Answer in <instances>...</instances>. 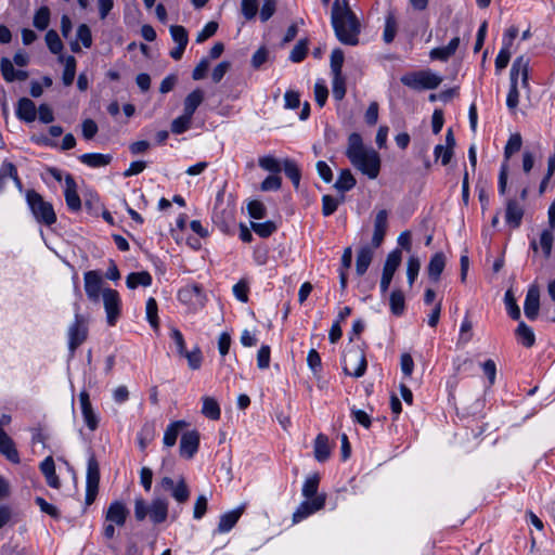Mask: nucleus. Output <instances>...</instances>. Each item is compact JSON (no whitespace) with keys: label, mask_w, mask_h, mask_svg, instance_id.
I'll list each match as a JSON object with an SVG mask.
<instances>
[{"label":"nucleus","mask_w":555,"mask_h":555,"mask_svg":"<svg viewBox=\"0 0 555 555\" xmlns=\"http://www.w3.org/2000/svg\"><path fill=\"white\" fill-rule=\"evenodd\" d=\"M79 401L85 424L91 431L95 430L99 425V417L92 408L89 393L86 390L79 393Z\"/></svg>","instance_id":"nucleus-17"},{"label":"nucleus","mask_w":555,"mask_h":555,"mask_svg":"<svg viewBox=\"0 0 555 555\" xmlns=\"http://www.w3.org/2000/svg\"><path fill=\"white\" fill-rule=\"evenodd\" d=\"M524 209L516 199H508L506 203L505 220L513 229H517L522 220Z\"/></svg>","instance_id":"nucleus-23"},{"label":"nucleus","mask_w":555,"mask_h":555,"mask_svg":"<svg viewBox=\"0 0 555 555\" xmlns=\"http://www.w3.org/2000/svg\"><path fill=\"white\" fill-rule=\"evenodd\" d=\"M193 118L186 114L175 118L171 122V132L175 134H182L191 128Z\"/></svg>","instance_id":"nucleus-43"},{"label":"nucleus","mask_w":555,"mask_h":555,"mask_svg":"<svg viewBox=\"0 0 555 555\" xmlns=\"http://www.w3.org/2000/svg\"><path fill=\"white\" fill-rule=\"evenodd\" d=\"M79 308H76L75 320L68 327V349L70 356L75 354L76 349L82 345L88 337V321L78 312Z\"/></svg>","instance_id":"nucleus-6"},{"label":"nucleus","mask_w":555,"mask_h":555,"mask_svg":"<svg viewBox=\"0 0 555 555\" xmlns=\"http://www.w3.org/2000/svg\"><path fill=\"white\" fill-rule=\"evenodd\" d=\"M202 413L212 421L219 420L221 415L218 402L211 397L203 398Z\"/></svg>","instance_id":"nucleus-38"},{"label":"nucleus","mask_w":555,"mask_h":555,"mask_svg":"<svg viewBox=\"0 0 555 555\" xmlns=\"http://www.w3.org/2000/svg\"><path fill=\"white\" fill-rule=\"evenodd\" d=\"M199 434L197 430H190L181 436L180 455L184 459H192L198 450Z\"/></svg>","instance_id":"nucleus-16"},{"label":"nucleus","mask_w":555,"mask_h":555,"mask_svg":"<svg viewBox=\"0 0 555 555\" xmlns=\"http://www.w3.org/2000/svg\"><path fill=\"white\" fill-rule=\"evenodd\" d=\"M50 23V9L46 5L39 8L34 16L33 24L39 30H44Z\"/></svg>","instance_id":"nucleus-45"},{"label":"nucleus","mask_w":555,"mask_h":555,"mask_svg":"<svg viewBox=\"0 0 555 555\" xmlns=\"http://www.w3.org/2000/svg\"><path fill=\"white\" fill-rule=\"evenodd\" d=\"M390 310L395 315H401L405 309V299L402 291L395 289L389 298Z\"/></svg>","instance_id":"nucleus-39"},{"label":"nucleus","mask_w":555,"mask_h":555,"mask_svg":"<svg viewBox=\"0 0 555 555\" xmlns=\"http://www.w3.org/2000/svg\"><path fill=\"white\" fill-rule=\"evenodd\" d=\"M27 204L35 219L44 225H52L56 222V215L51 203L46 202L43 197L35 190L26 192Z\"/></svg>","instance_id":"nucleus-3"},{"label":"nucleus","mask_w":555,"mask_h":555,"mask_svg":"<svg viewBox=\"0 0 555 555\" xmlns=\"http://www.w3.org/2000/svg\"><path fill=\"white\" fill-rule=\"evenodd\" d=\"M332 93L335 100L341 101L346 95V78L343 74L332 75Z\"/></svg>","instance_id":"nucleus-44"},{"label":"nucleus","mask_w":555,"mask_h":555,"mask_svg":"<svg viewBox=\"0 0 555 555\" xmlns=\"http://www.w3.org/2000/svg\"><path fill=\"white\" fill-rule=\"evenodd\" d=\"M397 34V22L393 15H388L385 21V29H384V41L386 43H390L393 41Z\"/></svg>","instance_id":"nucleus-57"},{"label":"nucleus","mask_w":555,"mask_h":555,"mask_svg":"<svg viewBox=\"0 0 555 555\" xmlns=\"http://www.w3.org/2000/svg\"><path fill=\"white\" fill-rule=\"evenodd\" d=\"M346 156L352 166L363 175L370 179L377 178L380 170L379 154L374 149L366 147L358 132H352L348 137Z\"/></svg>","instance_id":"nucleus-1"},{"label":"nucleus","mask_w":555,"mask_h":555,"mask_svg":"<svg viewBox=\"0 0 555 555\" xmlns=\"http://www.w3.org/2000/svg\"><path fill=\"white\" fill-rule=\"evenodd\" d=\"M553 241H554L553 231L552 230H543L540 235L539 243L535 240H532L530 242V248L534 253H538L539 246H540L544 258L548 259L552 254Z\"/></svg>","instance_id":"nucleus-25"},{"label":"nucleus","mask_w":555,"mask_h":555,"mask_svg":"<svg viewBox=\"0 0 555 555\" xmlns=\"http://www.w3.org/2000/svg\"><path fill=\"white\" fill-rule=\"evenodd\" d=\"M251 229L261 237H268L275 232L276 225L272 221L253 222Z\"/></svg>","instance_id":"nucleus-58"},{"label":"nucleus","mask_w":555,"mask_h":555,"mask_svg":"<svg viewBox=\"0 0 555 555\" xmlns=\"http://www.w3.org/2000/svg\"><path fill=\"white\" fill-rule=\"evenodd\" d=\"M35 503L39 506V508L42 513L48 514L49 516H51L54 519L60 518L61 514H60V511L57 509V507L48 503L43 498L37 496L35 499Z\"/></svg>","instance_id":"nucleus-63"},{"label":"nucleus","mask_w":555,"mask_h":555,"mask_svg":"<svg viewBox=\"0 0 555 555\" xmlns=\"http://www.w3.org/2000/svg\"><path fill=\"white\" fill-rule=\"evenodd\" d=\"M401 263V251L399 249H396L391 251L385 261L384 268H383V274L380 279V292L382 294H386L389 285L392 281L393 274L397 271L398 267Z\"/></svg>","instance_id":"nucleus-12"},{"label":"nucleus","mask_w":555,"mask_h":555,"mask_svg":"<svg viewBox=\"0 0 555 555\" xmlns=\"http://www.w3.org/2000/svg\"><path fill=\"white\" fill-rule=\"evenodd\" d=\"M367 362L364 351L359 346H350L344 353L345 374L359 378L364 375Z\"/></svg>","instance_id":"nucleus-5"},{"label":"nucleus","mask_w":555,"mask_h":555,"mask_svg":"<svg viewBox=\"0 0 555 555\" xmlns=\"http://www.w3.org/2000/svg\"><path fill=\"white\" fill-rule=\"evenodd\" d=\"M11 420V415L9 414H2L0 416V453H2L12 463H20V455L14 441L3 430V427L9 425Z\"/></svg>","instance_id":"nucleus-10"},{"label":"nucleus","mask_w":555,"mask_h":555,"mask_svg":"<svg viewBox=\"0 0 555 555\" xmlns=\"http://www.w3.org/2000/svg\"><path fill=\"white\" fill-rule=\"evenodd\" d=\"M345 61V55L343 50L334 49L331 54V73L332 75L343 74V65Z\"/></svg>","instance_id":"nucleus-53"},{"label":"nucleus","mask_w":555,"mask_h":555,"mask_svg":"<svg viewBox=\"0 0 555 555\" xmlns=\"http://www.w3.org/2000/svg\"><path fill=\"white\" fill-rule=\"evenodd\" d=\"M129 516V509L121 501H114L105 513V521L122 527Z\"/></svg>","instance_id":"nucleus-14"},{"label":"nucleus","mask_w":555,"mask_h":555,"mask_svg":"<svg viewBox=\"0 0 555 555\" xmlns=\"http://www.w3.org/2000/svg\"><path fill=\"white\" fill-rule=\"evenodd\" d=\"M516 336L518 341L526 348H530L534 345L535 336L531 327L525 322H520L516 328Z\"/></svg>","instance_id":"nucleus-36"},{"label":"nucleus","mask_w":555,"mask_h":555,"mask_svg":"<svg viewBox=\"0 0 555 555\" xmlns=\"http://www.w3.org/2000/svg\"><path fill=\"white\" fill-rule=\"evenodd\" d=\"M57 61L60 63H64V70L62 75L63 83L67 87L73 85L76 75V59L73 55H60Z\"/></svg>","instance_id":"nucleus-30"},{"label":"nucleus","mask_w":555,"mask_h":555,"mask_svg":"<svg viewBox=\"0 0 555 555\" xmlns=\"http://www.w3.org/2000/svg\"><path fill=\"white\" fill-rule=\"evenodd\" d=\"M204 101V92L201 89H195L190 94L186 95L183 102V113L191 116L193 118L194 113L197 107Z\"/></svg>","instance_id":"nucleus-31"},{"label":"nucleus","mask_w":555,"mask_h":555,"mask_svg":"<svg viewBox=\"0 0 555 555\" xmlns=\"http://www.w3.org/2000/svg\"><path fill=\"white\" fill-rule=\"evenodd\" d=\"M326 501V494L320 493L319 495L314 496L312 500H305L300 503V505L297 507V509L293 514V522L297 524L310 515L319 512L322 509L325 505Z\"/></svg>","instance_id":"nucleus-11"},{"label":"nucleus","mask_w":555,"mask_h":555,"mask_svg":"<svg viewBox=\"0 0 555 555\" xmlns=\"http://www.w3.org/2000/svg\"><path fill=\"white\" fill-rule=\"evenodd\" d=\"M241 11L247 21L254 20L258 12V0H242Z\"/></svg>","instance_id":"nucleus-59"},{"label":"nucleus","mask_w":555,"mask_h":555,"mask_svg":"<svg viewBox=\"0 0 555 555\" xmlns=\"http://www.w3.org/2000/svg\"><path fill=\"white\" fill-rule=\"evenodd\" d=\"M504 302L507 310L508 315L513 320L520 319V309L516 302V298L512 292V289H507L504 296Z\"/></svg>","instance_id":"nucleus-47"},{"label":"nucleus","mask_w":555,"mask_h":555,"mask_svg":"<svg viewBox=\"0 0 555 555\" xmlns=\"http://www.w3.org/2000/svg\"><path fill=\"white\" fill-rule=\"evenodd\" d=\"M245 506L242 505L220 516L217 531L219 533L229 532L238 521L244 512Z\"/></svg>","instance_id":"nucleus-24"},{"label":"nucleus","mask_w":555,"mask_h":555,"mask_svg":"<svg viewBox=\"0 0 555 555\" xmlns=\"http://www.w3.org/2000/svg\"><path fill=\"white\" fill-rule=\"evenodd\" d=\"M283 169L287 178L291 179L295 188L299 186L301 172L298 165L293 159H285L283 162Z\"/></svg>","instance_id":"nucleus-41"},{"label":"nucleus","mask_w":555,"mask_h":555,"mask_svg":"<svg viewBox=\"0 0 555 555\" xmlns=\"http://www.w3.org/2000/svg\"><path fill=\"white\" fill-rule=\"evenodd\" d=\"M40 470L46 477L47 483L54 489L61 486L60 478L55 473V464L51 456L46 457L40 464Z\"/></svg>","instance_id":"nucleus-26"},{"label":"nucleus","mask_w":555,"mask_h":555,"mask_svg":"<svg viewBox=\"0 0 555 555\" xmlns=\"http://www.w3.org/2000/svg\"><path fill=\"white\" fill-rule=\"evenodd\" d=\"M10 179L14 181L18 191L23 190V183L18 177L15 165L11 162L4 160L0 167V192L4 189Z\"/></svg>","instance_id":"nucleus-21"},{"label":"nucleus","mask_w":555,"mask_h":555,"mask_svg":"<svg viewBox=\"0 0 555 555\" xmlns=\"http://www.w3.org/2000/svg\"><path fill=\"white\" fill-rule=\"evenodd\" d=\"M308 52V40L301 39L293 48L289 54V60L294 63H299L305 60Z\"/></svg>","instance_id":"nucleus-51"},{"label":"nucleus","mask_w":555,"mask_h":555,"mask_svg":"<svg viewBox=\"0 0 555 555\" xmlns=\"http://www.w3.org/2000/svg\"><path fill=\"white\" fill-rule=\"evenodd\" d=\"M373 259V250L370 246H363L359 249L356 260L357 274L362 276L369 269Z\"/></svg>","instance_id":"nucleus-32"},{"label":"nucleus","mask_w":555,"mask_h":555,"mask_svg":"<svg viewBox=\"0 0 555 555\" xmlns=\"http://www.w3.org/2000/svg\"><path fill=\"white\" fill-rule=\"evenodd\" d=\"M16 116L26 122H31L36 119V105L28 98L18 100L16 107Z\"/></svg>","instance_id":"nucleus-27"},{"label":"nucleus","mask_w":555,"mask_h":555,"mask_svg":"<svg viewBox=\"0 0 555 555\" xmlns=\"http://www.w3.org/2000/svg\"><path fill=\"white\" fill-rule=\"evenodd\" d=\"M77 40L81 41L85 48H90L92 46V35L91 29L87 24H80L77 28Z\"/></svg>","instance_id":"nucleus-64"},{"label":"nucleus","mask_w":555,"mask_h":555,"mask_svg":"<svg viewBox=\"0 0 555 555\" xmlns=\"http://www.w3.org/2000/svg\"><path fill=\"white\" fill-rule=\"evenodd\" d=\"M319 483H320V476L318 474H313V475L307 477V479L305 480L304 486H302V495L308 500H312L314 496L319 495L318 494Z\"/></svg>","instance_id":"nucleus-40"},{"label":"nucleus","mask_w":555,"mask_h":555,"mask_svg":"<svg viewBox=\"0 0 555 555\" xmlns=\"http://www.w3.org/2000/svg\"><path fill=\"white\" fill-rule=\"evenodd\" d=\"M421 269V261L416 256H411L406 263V275L410 286L413 285Z\"/></svg>","instance_id":"nucleus-56"},{"label":"nucleus","mask_w":555,"mask_h":555,"mask_svg":"<svg viewBox=\"0 0 555 555\" xmlns=\"http://www.w3.org/2000/svg\"><path fill=\"white\" fill-rule=\"evenodd\" d=\"M172 498L178 503H185L190 498V490L189 487L183 478H181L173 490L171 491Z\"/></svg>","instance_id":"nucleus-50"},{"label":"nucleus","mask_w":555,"mask_h":555,"mask_svg":"<svg viewBox=\"0 0 555 555\" xmlns=\"http://www.w3.org/2000/svg\"><path fill=\"white\" fill-rule=\"evenodd\" d=\"M78 158L82 164L91 168L105 167L109 165L113 159V157L109 154L100 153H87L80 155Z\"/></svg>","instance_id":"nucleus-29"},{"label":"nucleus","mask_w":555,"mask_h":555,"mask_svg":"<svg viewBox=\"0 0 555 555\" xmlns=\"http://www.w3.org/2000/svg\"><path fill=\"white\" fill-rule=\"evenodd\" d=\"M181 357H184L188 360V364L192 370H198L202 365L203 356L199 347H195L191 351L186 350L181 354Z\"/></svg>","instance_id":"nucleus-55"},{"label":"nucleus","mask_w":555,"mask_h":555,"mask_svg":"<svg viewBox=\"0 0 555 555\" xmlns=\"http://www.w3.org/2000/svg\"><path fill=\"white\" fill-rule=\"evenodd\" d=\"M282 179L278 173L268 176L260 184V190L263 192L278 191L281 189Z\"/></svg>","instance_id":"nucleus-62"},{"label":"nucleus","mask_w":555,"mask_h":555,"mask_svg":"<svg viewBox=\"0 0 555 555\" xmlns=\"http://www.w3.org/2000/svg\"><path fill=\"white\" fill-rule=\"evenodd\" d=\"M344 201H345L344 195H341V197L339 199L333 197L332 195H323V197H322V214H323V216L328 217V216L333 215L337 210L338 205L340 203H343Z\"/></svg>","instance_id":"nucleus-46"},{"label":"nucleus","mask_w":555,"mask_h":555,"mask_svg":"<svg viewBox=\"0 0 555 555\" xmlns=\"http://www.w3.org/2000/svg\"><path fill=\"white\" fill-rule=\"evenodd\" d=\"M169 30H170V35H171L172 40L178 46H184V47L188 46L189 34H188V30L183 26H181V25H171Z\"/></svg>","instance_id":"nucleus-52"},{"label":"nucleus","mask_w":555,"mask_h":555,"mask_svg":"<svg viewBox=\"0 0 555 555\" xmlns=\"http://www.w3.org/2000/svg\"><path fill=\"white\" fill-rule=\"evenodd\" d=\"M447 150L444 151L443 157H442V165L447 166L454 154V147H455V138L453 135L452 129H448L446 133V145Z\"/></svg>","instance_id":"nucleus-54"},{"label":"nucleus","mask_w":555,"mask_h":555,"mask_svg":"<svg viewBox=\"0 0 555 555\" xmlns=\"http://www.w3.org/2000/svg\"><path fill=\"white\" fill-rule=\"evenodd\" d=\"M539 308H540V292L539 288L535 285H532L529 287L525 304H524V311L525 315L529 320H535L539 314Z\"/></svg>","instance_id":"nucleus-19"},{"label":"nucleus","mask_w":555,"mask_h":555,"mask_svg":"<svg viewBox=\"0 0 555 555\" xmlns=\"http://www.w3.org/2000/svg\"><path fill=\"white\" fill-rule=\"evenodd\" d=\"M126 284L131 289L139 285L147 287L152 284V275L147 271L132 272L127 276Z\"/></svg>","instance_id":"nucleus-37"},{"label":"nucleus","mask_w":555,"mask_h":555,"mask_svg":"<svg viewBox=\"0 0 555 555\" xmlns=\"http://www.w3.org/2000/svg\"><path fill=\"white\" fill-rule=\"evenodd\" d=\"M158 307L155 298L150 297L146 301V319L154 330L159 327Z\"/></svg>","instance_id":"nucleus-48"},{"label":"nucleus","mask_w":555,"mask_h":555,"mask_svg":"<svg viewBox=\"0 0 555 555\" xmlns=\"http://www.w3.org/2000/svg\"><path fill=\"white\" fill-rule=\"evenodd\" d=\"M357 181L354 177L352 176L351 171L349 169H344L340 171L338 179L334 183V188L340 192L345 193L350 191L354 188Z\"/></svg>","instance_id":"nucleus-35"},{"label":"nucleus","mask_w":555,"mask_h":555,"mask_svg":"<svg viewBox=\"0 0 555 555\" xmlns=\"http://www.w3.org/2000/svg\"><path fill=\"white\" fill-rule=\"evenodd\" d=\"M521 78V82L524 87L528 86V77H529V60L520 55L518 56L512 65L509 72V80L511 85H518V78Z\"/></svg>","instance_id":"nucleus-15"},{"label":"nucleus","mask_w":555,"mask_h":555,"mask_svg":"<svg viewBox=\"0 0 555 555\" xmlns=\"http://www.w3.org/2000/svg\"><path fill=\"white\" fill-rule=\"evenodd\" d=\"M331 455L327 436L319 434L314 440V456L319 462H325Z\"/></svg>","instance_id":"nucleus-34"},{"label":"nucleus","mask_w":555,"mask_h":555,"mask_svg":"<svg viewBox=\"0 0 555 555\" xmlns=\"http://www.w3.org/2000/svg\"><path fill=\"white\" fill-rule=\"evenodd\" d=\"M100 482V467L96 459L90 456L87 466V478H86V504L91 505L99 491Z\"/></svg>","instance_id":"nucleus-7"},{"label":"nucleus","mask_w":555,"mask_h":555,"mask_svg":"<svg viewBox=\"0 0 555 555\" xmlns=\"http://www.w3.org/2000/svg\"><path fill=\"white\" fill-rule=\"evenodd\" d=\"M184 421H176L170 423L164 434V444L166 447H173L177 442L180 431L186 426Z\"/></svg>","instance_id":"nucleus-33"},{"label":"nucleus","mask_w":555,"mask_h":555,"mask_svg":"<svg viewBox=\"0 0 555 555\" xmlns=\"http://www.w3.org/2000/svg\"><path fill=\"white\" fill-rule=\"evenodd\" d=\"M83 280L87 297L92 302H99L100 295L104 289L102 288L103 281L100 272L95 270L87 271L83 275Z\"/></svg>","instance_id":"nucleus-13"},{"label":"nucleus","mask_w":555,"mask_h":555,"mask_svg":"<svg viewBox=\"0 0 555 555\" xmlns=\"http://www.w3.org/2000/svg\"><path fill=\"white\" fill-rule=\"evenodd\" d=\"M103 305L106 312V321L109 326H114L120 317L121 300L117 291L104 288L102 293Z\"/></svg>","instance_id":"nucleus-8"},{"label":"nucleus","mask_w":555,"mask_h":555,"mask_svg":"<svg viewBox=\"0 0 555 555\" xmlns=\"http://www.w3.org/2000/svg\"><path fill=\"white\" fill-rule=\"evenodd\" d=\"M402 85L413 90H434L439 87L442 78L429 69L416 70L403 75L400 78Z\"/></svg>","instance_id":"nucleus-4"},{"label":"nucleus","mask_w":555,"mask_h":555,"mask_svg":"<svg viewBox=\"0 0 555 555\" xmlns=\"http://www.w3.org/2000/svg\"><path fill=\"white\" fill-rule=\"evenodd\" d=\"M46 42L51 53L56 55H63V42L59 36V34L54 29H50L46 34Z\"/></svg>","instance_id":"nucleus-42"},{"label":"nucleus","mask_w":555,"mask_h":555,"mask_svg":"<svg viewBox=\"0 0 555 555\" xmlns=\"http://www.w3.org/2000/svg\"><path fill=\"white\" fill-rule=\"evenodd\" d=\"M388 228V212L386 209L379 210L374 219V232L372 236V246L378 248L384 242Z\"/></svg>","instance_id":"nucleus-18"},{"label":"nucleus","mask_w":555,"mask_h":555,"mask_svg":"<svg viewBox=\"0 0 555 555\" xmlns=\"http://www.w3.org/2000/svg\"><path fill=\"white\" fill-rule=\"evenodd\" d=\"M446 267V256L443 253H436L427 267L428 276L431 281L438 282Z\"/></svg>","instance_id":"nucleus-28"},{"label":"nucleus","mask_w":555,"mask_h":555,"mask_svg":"<svg viewBox=\"0 0 555 555\" xmlns=\"http://www.w3.org/2000/svg\"><path fill=\"white\" fill-rule=\"evenodd\" d=\"M331 22L335 35L341 43L347 46L359 43L361 25L349 4L341 5L339 0H335L332 7Z\"/></svg>","instance_id":"nucleus-2"},{"label":"nucleus","mask_w":555,"mask_h":555,"mask_svg":"<svg viewBox=\"0 0 555 555\" xmlns=\"http://www.w3.org/2000/svg\"><path fill=\"white\" fill-rule=\"evenodd\" d=\"M179 300L196 311L205 306L206 296L201 285L192 284L182 287L178 293Z\"/></svg>","instance_id":"nucleus-9"},{"label":"nucleus","mask_w":555,"mask_h":555,"mask_svg":"<svg viewBox=\"0 0 555 555\" xmlns=\"http://www.w3.org/2000/svg\"><path fill=\"white\" fill-rule=\"evenodd\" d=\"M258 164L262 169L268 170L270 172H273V173L281 172V165H280L279 160L276 158H274L273 156H270V155L262 156L258 159Z\"/></svg>","instance_id":"nucleus-60"},{"label":"nucleus","mask_w":555,"mask_h":555,"mask_svg":"<svg viewBox=\"0 0 555 555\" xmlns=\"http://www.w3.org/2000/svg\"><path fill=\"white\" fill-rule=\"evenodd\" d=\"M150 515V506L146 504L145 500L141 496L135 498L134 500V517L138 521H142Z\"/></svg>","instance_id":"nucleus-61"},{"label":"nucleus","mask_w":555,"mask_h":555,"mask_svg":"<svg viewBox=\"0 0 555 555\" xmlns=\"http://www.w3.org/2000/svg\"><path fill=\"white\" fill-rule=\"evenodd\" d=\"M521 144H522L521 135L519 133L512 134L505 145V149H504V158H505L504 162L507 163V160L511 158V156L521 149Z\"/></svg>","instance_id":"nucleus-49"},{"label":"nucleus","mask_w":555,"mask_h":555,"mask_svg":"<svg viewBox=\"0 0 555 555\" xmlns=\"http://www.w3.org/2000/svg\"><path fill=\"white\" fill-rule=\"evenodd\" d=\"M150 519L153 524H162L168 516V501L166 499L156 498L150 505Z\"/></svg>","instance_id":"nucleus-22"},{"label":"nucleus","mask_w":555,"mask_h":555,"mask_svg":"<svg viewBox=\"0 0 555 555\" xmlns=\"http://www.w3.org/2000/svg\"><path fill=\"white\" fill-rule=\"evenodd\" d=\"M64 195H65L66 205L72 211L80 210L81 201L77 193V184L70 175H67L65 178Z\"/></svg>","instance_id":"nucleus-20"}]
</instances>
